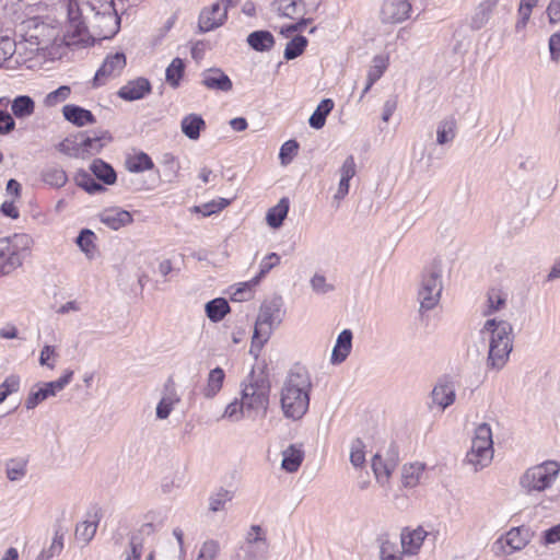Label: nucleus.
Masks as SVG:
<instances>
[{
    "mask_svg": "<svg viewBox=\"0 0 560 560\" xmlns=\"http://www.w3.org/2000/svg\"><path fill=\"white\" fill-rule=\"evenodd\" d=\"M411 4L408 0H384L381 9L383 23L397 24L409 18Z\"/></svg>",
    "mask_w": 560,
    "mask_h": 560,
    "instance_id": "nucleus-12",
    "label": "nucleus"
},
{
    "mask_svg": "<svg viewBox=\"0 0 560 560\" xmlns=\"http://www.w3.org/2000/svg\"><path fill=\"white\" fill-rule=\"evenodd\" d=\"M22 265V257L14 253L9 238H0V275H9Z\"/></svg>",
    "mask_w": 560,
    "mask_h": 560,
    "instance_id": "nucleus-19",
    "label": "nucleus"
},
{
    "mask_svg": "<svg viewBox=\"0 0 560 560\" xmlns=\"http://www.w3.org/2000/svg\"><path fill=\"white\" fill-rule=\"evenodd\" d=\"M314 385L310 371L301 363L292 364L279 388V407L284 419L299 422L308 412Z\"/></svg>",
    "mask_w": 560,
    "mask_h": 560,
    "instance_id": "nucleus-1",
    "label": "nucleus"
},
{
    "mask_svg": "<svg viewBox=\"0 0 560 560\" xmlns=\"http://www.w3.org/2000/svg\"><path fill=\"white\" fill-rule=\"evenodd\" d=\"M269 542L267 533L259 525H253L247 530V560H267Z\"/></svg>",
    "mask_w": 560,
    "mask_h": 560,
    "instance_id": "nucleus-10",
    "label": "nucleus"
},
{
    "mask_svg": "<svg viewBox=\"0 0 560 560\" xmlns=\"http://www.w3.org/2000/svg\"><path fill=\"white\" fill-rule=\"evenodd\" d=\"M457 120L453 116L440 120L436 126V143L445 145L452 143L457 136Z\"/></svg>",
    "mask_w": 560,
    "mask_h": 560,
    "instance_id": "nucleus-27",
    "label": "nucleus"
},
{
    "mask_svg": "<svg viewBox=\"0 0 560 560\" xmlns=\"http://www.w3.org/2000/svg\"><path fill=\"white\" fill-rule=\"evenodd\" d=\"M94 238L95 234L90 230H83L77 238L78 245L88 256L94 255Z\"/></svg>",
    "mask_w": 560,
    "mask_h": 560,
    "instance_id": "nucleus-50",
    "label": "nucleus"
},
{
    "mask_svg": "<svg viewBox=\"0 0 560 560\" xmlns=\"http://www.w3.org/2000/svg\"><path fill=\"white\" fill-rule=\"evenodd\" d=\"M350 463L355 468L363 467L365 464V445L360 439H355L351 442Z\"/></svg>",
    "mask_w": 560,
    "mask_h": 560,
    "instance_id": "nucleus-43",
    "label": "nucleus"
},
{
    "mask_svg": "<svg viewBox=\"0 0 560 560\" xmlns=\"http://www.w3.org/2000/svg\"><path fill=\"white\" fill-rule=\"evenodd\" d=\"M205 310L208 318L213 323L221 322L231 311L228 301L223 298L211 300L206 304Z\"/></svg>",
    "mask_w": 560,
    "mask_h": 560,
    "instance_id": "nucleus-32",
    "label": "nucleus"
},
{
    "mask_svg": "<svg viewBox=\"0 0 560 560\" xmlns=\"http://www.w3.org/2000/svg\"><path fill=\"white\" fill-rule=\"evenodd\" d=\"M275 37H247V43L259 51L270 49L275 44Z\"/></svg>",
    "mask_w": 560,
    "mask_h": 560,
    "instance_id": "nucleus-58",
    "label": "nucleus"
},
{
    "mask_svg": "<svg viewBox=\"0 0 560 560\" xmlns=\"http://www.w3.org/2000/svg\"><path fill=\"white\" fill-rule=\"evenodd\" d=\"M67 13L68 35H83L88 31L83 10L92 5V0H60Z\"/></svg>",
    "mask_w": 560,
    "mask_h": 560,
    "instance_id": "nucleus-9",
    "label": "nucleus"
},
{
    "mask_svg": "<svg viewBox=\"0 0 560 560\" xmlns=\"http://www.w3.org/2000/svg\"><path fill=\"white\" fill-rule=\"evenodd\" d=\"M310 285L312 288V291L318 295H325L335 290V285L331 282H329L323 273L319 272L313 275V277L310 280Z\"/></svg>",
    "mask_w": 560,
    "mask_h": 560,
    "instance_id": "nucleus-41",
    "label": "nucleus"
},
{
    "mask_svg": "<svg viewBox=\"0 0 560 560\" xmlns=\"http://www.w3.org/2000/svg\"><path fill=\"white\" fill-rule=\"evenodd\" d=\"M150 92L151 84L149 80L144 78H137L121 86L117 92V95L125 101L132 102L143 98Z\"/></svg>",
    "mask_w": 560,
    "mask_h": 560,
    "instance_id": "nucleus-17",
    "label": "nucleus"
},
{
    "mask_svg": "<svg viewBox=\"0 0 560 560\" xmlns=\"http://www.w3.org/2000/svg\"><path fill=\"white\" fill-rule=\"evenodd\" d=\"M92 173L107 185H112L116 180V173L113 167L102 160H94L91 164Z\"/></svg>",
    "mask_w": 560,
    "mask_h": 560,
    "instance_id": "nucleus-37",
    "label": "nucleus"
},
{
    "mask_svg": "<svg viewBox=\"0 0 560 560\" xmlns=\"http://www.w3.org/2000/svg\"><path fill=\"white\" fill-rule=\"evenodd\" d=\"M559 477L560 463L549 459L525 469L520 476L518 486L524 494L537 497L553 490Z\"/></svg>",
    "mask_w": 560,
    "mask_h": 560,
    "instance_id": "nucleus-5",
    "label": "nucleus"
},
{
    "mask_svg": "<svg viewBox=\"0 0 560 560\" xmlns=\"http://www.w3.org/2000/svg\"><path fill=\"white\" fill-rule=\"evenodd\" d=\"M50 393L45 384L37 388L36 390L32 389L25 400L26 409H34L38 404L50 397Z\"/></svg>",
    "mask_w": 560,
    "mask_h": 560,
    "instance_id": "nucleus-51",
    "label": "nucleus"
},
{
    "mask_svg": "<svg viewBox=\"0 0 560 560\" xmlns=\"http://www.w3.org/2000/svg\"><path fill=\"white\" fill-rule=\"evenodd\" d=\"M307 46L306 37H292L284 49V58L292 60L299 57Z\"/></svg>",
    "mask_w": 560,
    "mask_h": 560,
    "instance_id": "nucleus-46",
    "label": "nucleus"
},
{
    "mask_svg": "<svg viewBox=\"0 0 560 560\" xmlns=\"http://www.w3.org/2000/svg\"><path fill=\"white\" fill-rule=\"evenodd\" d=\"M455 387L452 383H439L432 390V399L442 410L455 401Z\"/></svg>",
    "mask_w": 560,
    "mask_h": 560,
    "instance_id": "nucleus-29",
    "label": "nucleus"
},
{
    "mask_svg": "<svg viewBox=\"0 0 560 560\" xmlns=\"http://www.w3.org/2000/svg\"><path fill=\"white\" fill-rule=\"evenodd\" d=\"M101 221L112 230H118L132 222L131 214L121 209H108L101 214Z\"/></svg>",
    "mask_w": 560,
    "mask_h": 560,
    "instance_id": "nucleus-28",
    "label": "nucleus"
},
{
    "mask_svg": "<svg viewBox=\"0 0 560 560\" xmlns=\"http://www.w3.org/2000/svg\"><path fill=\"white\" fill-rule=\"evenodd\" d=\"M35 102L28 95H20L11 101V115L16 119H26L35 113Z\"/></svg>",
    "mask_w": 560,
    "mask_h": 560,
    "instance_id": "nucleus-30",
    "label": "nucleus"
},
{
    "mask_svg": "<svg viewBox=\"0 0 560 560\" xmlns=\"http://www.w3.org/2000/svg\"><path fill=\"white\" fill-rule=\"evenodd\" d=\"M62 114L68 121L78 127H83L95 122V117L90 110L77 105L63 106Z\"/></svg>",
    "mask_w": 560,
    "mask_h": 560,
    "instance_id": "nucleus-25",
    "label": "nucleus"
},
{
    "mask_svg": "<svg viewBox=\"0 0 560 560\" xmlns=\"http://www.w3.org/2000/svg\"><path fill=\"white\" fill-rule=\"evenodd\" d=\"M480 337L489 345L487 365L501 370L513 350V328L508 320L489 318L480 329Z\"/></svg>",
    "mask_w": 560,
    "mask_h": 560,
    "instance_id": "nucleus-3",
    "label": "nucleus"
},
{
    "mask_svg": "<svg viewBox=\"0 0 560 560\" xmlns=\"http://www.w3.org/2000/svg\"><path fill=\"white\" fill-rule=\"evenodd\" d=\"M425 465L422 463H412L402 467V483L405 487L413 488L422 479Z\"/></svg>",
    "mask_w": 560,
    "mask_h": 560,
    "instance_id": "nucleus-33",
    "label": "nucleus"
},
{
    "mask_svg": "<svg viewBox=\"0 0 560 560\" xmlns=\"http://www.w3.org/2000/svg\"><path fill=\"white\" fill-rule=\"evenodd\" d=\"M223 381L224 372L222 369L215 368L211 370L208 376L207 386L205 387V396L209 398L215 396L220 392Z\"/></svg>",
    "mask_w": 560,
    "mask_h": 560,
    "instance_id": "nucleus-38",
    "label": "nucleus"
},
{
    "mask_svg": "<svg viewBox=\"0 0 560 560\" xmlns=\"http://www.w3.org/2000/svg\"><path fill=\"white\" fill-rule=\"evenodd\" d=\"M229 205V200L221 199L219 203L212 201L209 203H205L201 207H196V210L198 212H201L203 217L210 215L212 213H215L226 207Z\"/></svg>",
    "mask_w": 560,
    "mask_h": 560,
    "instance_id": "nucleus-63",
    "label": "nucleus"
},
{
    "mask_svg": "<svg viewBox=\"0 0 560 560\" xmlns=\"http://www.w3.org/2000/svg\"><path fill=\"white\" fill-rule=\"evenodd\" d=\"M247 376V418L262 419L270 405L271 376L265 359H255Z\"/></svg>",
    "mask_w": 560,
    "mask_h": 560,
    "instance_id": "nucleus-4",
    "label": "nucleus"
},
{
    "mask_svg": "<svg viewBox=\"0 0 560 560\" xmlns=\"http://www.w3.org/2000/svg\"><path fill=\"white\" fill-rule=\"evenodd\" d=\"M72 376L73 371L68 370L59 380L45 383V386L48 388L50 395L55 396L71 382Z\"/></svg>",
    "mask_w": 560,
    "mask_h": 560,
    "instance_id": "nucleus-54",
    "label": "nucleus"
},
{
    "mask_svg": "<svg viewBox=\"0 0 560 560\" xmlns=\"http://www.w3.org/2000/svg\"><path fill=\"white\" fill-rule=\"evenodd\" d=\"M184 62L180 58H175L166 69V81L174 88L178 86L184 74Z\"/></svg>",
    "mask_w": 560,
    "mask_h": 560,
    "instance_id": "nucleus-45",
    "label": "nucleus"
},
{
    "mask_svg": "<svg viewBox=\"0 0 560 560\" xmlns=\"http://www.w3.org/2000/svg\"><path fill=\"white\" fill-rule=\"evenodd\" d=\"M126 66V57L122 52L108 56L102 67L95 73L93 86H100L112 75L118 74Z\"/></svg>",
    "mask_w": 560,
    "mask_h": 560,
    "instance_id": "nucleus-14",
    "label": "nucleus"
},
{
    "mask_svg": "<svg viewBox=\"0 0 560 560\" xmlns=\"http://www.w3.org/2000/svg\"><path fill=\"white\" fill-rule=\"evenodd\" d=\"M15 128L13 116L4 110H0V135H8Z\"/></svg>",
    "mask_w": 560,
    "mask_h": 560,
    "instance_id": "nucleus-61",
    "label": "nucleus"
},
{
    "mask_svg": "<svg viewBox=\"0 0 560 560\" xmlns=\"http://www.w3.org/2000/svg\"><path fill=\"white\" fill-rule=\"evenodd\" d=\"M541 542L545 546L560 542V523L542 533Z\"/></svg>",
    "mask_w": 560,
    "mask_h": 560,
    "instance_id": "nucleus-60",
    "label": "nucleus"
},
{
    "mask_svg": "<svg viewBox=\"0 0 560 560\" xmlns=\"http://www.w3.org/2000/svg\"><path fill=\"white\" fill-rule=\"evenodd\" d=\"M77 183L80 187H82L85 191L93 194L101 190H104V187L96 183L92 177H90L86 173L79 174L77 176Z\"/></svg>",
    "mask_w": 560,
    "mask_h": 560,
    "instance_id": "nucleus-55",
    "label": "nucleus"
},
{
    "mask_svg": "<svg viewBox=\"0 0 560 560\" xmlns=\"http://www.w3.org/2000/svg\"><path fill=\"white\" fill-rule=\"evenodd\" d=\"M127 168L130 172H143L153 167L151 158L145 153H139L127 160Z\"/></svg>",
    "mask_w": 560,
    "mask_h": 560,
    "instance_id": "nucleus-42",
    "label": "nucleus"
},
{
    "mask_svg": "<svg viewBox=\"0 0 560 560\" xmlns=\"http://www.w3.org/2000/svg\"><path fill=\"white\" fill-rule=\"evenodd\" d=\"M205 127V121L201 116L190 114L182 120V131L189 139L196 140L199 138L201 128Z\"/></svg>",
    "mask_w": 560,
    "mask_h": 560,
    "instance_id": "nucleus-36",
    "label": "nucleus"
},
{
    "mask_svg": "<svg viewBox=\"0 0 560 560\" xmlns=\"http://www.w3.org/2000/svg\"><path fill=\"white\" fill-rule=\"evenodd\" d=\"M353 334L350 329H343L337 337L330 355V363L341 364L346 361L352 350Z\"/></svg>",
    "mask_w": 560,
    "mask_h": 560,
    "instance_id": "nucleus-18",
    "label": "nucleus"
},
{
    "mask_svg": "<svg viewBox=\"0 0 560 560\" xmlns=\"http://www.w3.org/2000/svg\"><path fill=\"white\" fill-rule=\"evenodd\" d=\"M43 178L45 183L54 187H62L68 180L66 172L57 167L47 170Z\"/></svg>",
    "mask_w": 560,
    "mask_h": 560,
    "instance_id": "nucleus-48",
    "label": "nucleus"
},
{
    "mask_svg": "<svg viewBox=\"0 0 560 560\" xmlns=\"http://www.w3.org/2000/svg\"><path fill=\"white\" fill-rule=\"evenodd\" d=\"M16 44L11 37H0V63L10 58L15 51Z\"/></svg>",
    "mask_w": 560,
    "mask_h": 560,
    "instance_id": "nucleus-57",
    "label": "nucleus"
},
{
    "mask_svg": "<svg viewBox=\"0 0 560 560\" xmlns=\"http://www.w3.org/2000/svg\"><path fill=\"white\" fill-rule=\"evenodd\" d=\"M232 499V495L226 490H221L211 498L210 509L213 512L221 510L224 504Z\"/></svg>",
    "mask_w": 560,
    "mask_h": 560,
    "instance_id": "nucleus-59",
    "label": "nucleus"
},
{
    "mask_svg": "<svg viewBox=\"0 0 560 560\" xmlns=\"http://www.w3.org/2000/svg\"><path fill=\"white\" fill-rule=\"evenodd\" d=\"M405 557L398 546L388 539H383L380 544V560H402Z\"/></svg>",
    "mask_w": 560,
    "mask_h": 560,
    "instance_id": "nucleus-40",
    "label": "nucleus"
},
{
    "mask_svg": "<svg viewBox=\"0 0 560 560\" xmlns=\"http://www.w3.org/2000/svg\"><path fill=\"white\" fill-rule=\"evenodd\" d=\"M493 454L491 427L486 422L480 423L475 429L471 446L466 454L465 462L477 472L491 464Z\"/></svg>",
    "mask_w": 560,
    "mask_h": 560,
    "instance_id": "nucleus-6",
    "label": "nucleus"
},
{
    "mask_svg": "<svg viewBox=\"0 0 560 560\" xmlns=\"http://www.w3.org/2000/svg\"><path fill=\"white\" fill-rule=\"evenodd\" d=\"M429 536V532L422 527H405L400 532V550L405 557H413L417 556L427 537Z\"/></svg>",
    "mask_w": 560,
    "mask_h": 560,
    "instance_id": "nucleus-11",
    "label": "nucleus"
},
{
    "mask_svg": "<svg viewBox=\"0 0 560 560\" xmlns=\"http://www.w3.org/2000/svg\"><path fill=\"white\" fill-rule=\"evenodd\" d=\"M275 10L282 16L293 19L294 15L301 12V0H275Z\"/></svg>",
    "mask_w": 560,
    "mask_h": 560,
    "instance_id": "nucleus-39",
    "label": "nucleus"
},
{
    "mask_svg": "<svg viewBox=\"0 0 560 560\" xmlns=\"http://www.w3.org/2000/svg\"><path fill=\"white\" fill-rule=\"evenodd\" d=\"M538 2H539V0H522L521 1L520 8H518V13L521 16V22L523 24H525L528 21L533 8H535Z\"/></svg>",
    "mask_w": 560,
    "mask_h": 560,
    "instance_id": "nucleus-64",
    "label": "nucleus"
},
{
    "mask_svg": "<svg viewBox=\"0 0 560 560\" xmlns=\"http://www.w3.org/2000/svg\"><path fill=\"white\" fill-rule=\"evenodd\" d=\"M281 468L287 472H295L301 467L304 460V448L302 444H290L281 453Z\"/></svg>",
    "mask_w": 560,
    "mask_h": 560,
    "instance_id": "nucleus-22",
    "label": "nucleus"
},
{
    "mask_svg": "<svg viewBox=\"0 0 560 560\" xmlns=\"http://www.w3.org/2000/svg\"><path fill=\"white\" fill-rule=\"evenodd\" d=\"M202 84L209 90L228 92L232 89V82L220 69H209L202 74Z\"/></svg>",
    "mask_w": 560,
    "mask_h": 560,
    "instance_id": "nucleus-23",
    "label": "nucleus"
},
{
    "mask_svg": "<svg viewBox=\"0 0 560 560\" xmlns=\"http://www.w3.org/2000/svg\"><path fill=\"white\" fill-rule=\"evenodd\" d=\"M443 290V269L439 264H432L421 275L418 301L422 311L434 308L441 299Z\"/></svg>",
    "mask_w": 560,
    "mask_h": 560,
    "instance_id": "nucleus-7",
    "label": "nucleus"
},
{
    "mask_svg": "<svg viewBox=\"0 0 560 560\" xmlns=\"http://www.w3.org/2000/svg\"><path fill=\"white\" fill-rule=\"evenodd\" d=\"M11 242L14 253L21 256L22 252L28 250L33 245V240L27 234H14L12 237H8Z\"/></svg>",
    "mask_w": 560,
    "mask_h": 560,
    "instance_id": "nucleus-52",
    "label": "nucleus"
},
{
    "mask_svg": "<svg viewBox=\"0 0 560 560\" xmlns=\"http://www.w3.org/2000/svg\"><path fill=\"white\" fill-rule=\"evenodd\" d=\"M176 401L177 399L172 397L162 398L156 407V416L160 419H166L171 413L173 406Z\"/></svg>",
    "mask_w": 560,
    "mask_h": 560,
    "instance_id": "nucleus-62",
    "label": "nucleus"
},
{
    "mask_svg": "<svg viewBox=\"0 0 560 560\" xmlns=\"http://www.w3.org/2000/svg\"><path fill=\"white\" fill-rule=\"evenodd\" d=\"M225 19V9L220 3H213L200 12L199 30L203 33L214 31L224 23Z\"/></svg>",
    "mask_w": 560,
    "mask_h": 560,
    "instance_id": "nucleus-16",
    "label": "nucleus"
},
{
    "mask_svg": "<svg viewBox=\"0 0 560 560\" xmlns=\"http://www.w3.org/2000/svg\"><path fill=\"white\" fill-rule=\"evenodd\" d=\"M48 27V24L38 16L31 18L22 23V31L24 32L38 31L39 33H46Z\"/></svg>",
    "mask_w": 560,
    "mask_h": 560,
    "instance_id": "nucleus-56",
    "label": "nucleus"
},
{
    "mask_svg": "<svg viewBox=\"0 0 560 560\" xmlns=\"http://www.w3.org/2000/svg\"><path fill=\"white\" fill-rule=\"evenodd\" d=\"M280 261L281 257L277 253H269L264 256L259 261L257 273L252 279L247 280V290L258 285L270 270L280 264Z\"/></svg>",
    "mask_w": 560,
    "mask_h": 560,
    "instance_id": "nucleus-26",
    "label": "nucleus"
},
{
    "mask_svg": "<svg viewBox=\"0 0 560 560\" xmlns=\"http://www.w3.org/2000/svg\"><path fill=\"white\" fill-rule=\"evenodd\" d=\"M389 65V52L376 55L372 59V65L368 70L366 84L362 91L361 98L371 90L386 71Z\"/></svg>",
    "mask_w": 560,
    "mask_h": 560,
    "instance_id": "nucleus-21",
    "label": "nucleus"
},
{
    "mask_svg": "<svg viewBox=\"0 0 560 560\" xmlns=\"http://www.w3.org/2000/svg\"><path fill=\"white\" fill-rule=\"evenodd\" d=\"M97 529V521H84L77 525L75 538L88 544L92 540Z\"/></svg>",
    "mask_w": 560,
    "mask_h": 560,
    "instance_id": "nucleus-44",
    "label": "nucleus"
},
{
    "mask_svg": "<svg viewBox=\"0 0 560 560\" xmlns=\"http://www.w3.org/2000/svg\"><path fill=\"white\" fill-rule=\"evenodd\" d=\"M334 102L330 98L323 100L311 115L308 122L314 129H320L325 126L327 115L332 110Z\"/></svg>",
    "mask_w": 560,
    "mask_h": 560,
    "instance_id": "nucleus-35",
    "label": "nucleus"
},
{
    "mask_svg": "<svg viewBox=\"0 0 560 560\" xmlns=\"http://www.w3.org/2000/svg\"><path fill=\"white\" fill-rule=\"evenodd\" d=\"M530 538L532 533L528 527H513L495 540L494 548L503 555H512L525 548Z\"/></svg>",
    "mask_w": 560,
    "mask_h": 560,
    "instance_id": "nucleus-8",
    "label": "nucleus"
},
{
    "mask_svg": "<svg viewBox=\"0 0 560 560\" xmlns=\"http://www.w3.org/2000/svg\"><path fill=\"white\" fill-rule=\"evenodd\" d=\"M59 151L71 158L83 159V132L66 138L59 143Z\"/></svg>",
    "mask_w": 560,
    "mask_h": 560,
    "instance_id": "nucleus-31",
    "label": "nucleus"
},
{
    "mask_svg": "<svg viewBox=\"0 0 560 560\" xmlns=\"http://www.w3.org/2000/svg\"><path fill=\"white\" fill-rule=\"evenodd\" d=\"M284 315L283 300L280 295L273 294L264 299L254 323L249 350L255 359L259 357L273 331L281 325Z\"/></svg>",
    "mask_w": 560,
    "mask_h": 560,
    "instance_id": "nucleus-2",
    "label": "nucleus"
},
{
    "mask_svg": "<svg viewBox=\"0 0 560 560\" xmlns=\"http://www.w3.org/2000/svg\"><path fill=\"white\" fill-rule=\"evenodd\" d=\"M338 173L340 178L337 190L332 197L334 201L337 203V207L339 206L340 201L343 200L349 194V183L357 174V164L352 155L346 158Z\"/></svg>",
    "mask_w": 560,
    "mask_h": 560,
    "instance_id": "nucleus-13",
    "label": "nucleus"
},
{
    "mask_svg": "<svg viewBox=\"0 0 560 560\" xmlns=\"http://www.w3.org/2000/svg\"><path fill=\"white\" fill-rule=\"evenodd\" d=\"M299 144L295 140L285 141L279 152V158L283 165L290 163L294 155L298 153Z\"/></svg>",
    "mask_w": 560,
    "mask_h": 560,
    "instance_id": "nucleus-53",
    "label": "nucleus"
},
{
    "mask_svg": "<svg viewBox=\"0 0 560 560\" xmlns=\"http://www.w3.org/2000/svg\"><path fill=\"white\" fill-rule=\"evenodd\" d=\"M289 211V200L287 198H282L279 202L269 209L267 213V223L272 229H278L282 225L283 220L285 219Z\"/></svg>",
    "mask_w": 560,
    "mask_h": 560,
    "instance_id": "nucleus-34",
    "label": "nucleus"
},
{
    "mask_svg": "<svg viewBox=\"0 0 560 560\" xmlns=\"http://www.w3.org/2000/svg\"><path fill=\"white\" fill-rule=\"evenodd\" d=\"M397 464L398 458L395 452L388 454L386 458L375 454L372 458V469L376 481L382 486H386Z\"/></svg>",
    "mask_w": 560,
    "mask_h": 560,
    "instance_id": "nucleus-15",
    "label": "nucleus"
},
{
    "mask_svg": "<svg viewBox=\"0 0 560 560\" xmlns=\"http://www.w3.org/2000/svg\"><path fill=\"white\" fill-rule=\"evenodd\" d=\"M112 141V136L107 131L100 135L89 136L83 132V159H88L102 151V149Z\"/></svg>",
    "mask_w": 560,
    "mask_h": 560,
    "instance_id": "nucleus-24",
    "label": "nucleus"
},
{
    "mask_svg": "<svg viewBox=\"0 0 560 560\" xmlns=\"http://www.w3.org/2000/svg\"><path fill=\"white\" fill-rule=\"evenodd\" d=\"M241 400L235 399L231 404L228 405L225 408V411L223 413L224 418H228L230 420H240L243 416V399H245V389H242L240 392Z\"/></svg>",
    "mask_w": 560,
    "mask_h": 560,
    "instance_id": "nucleus-49",
    "label": "nucleus"
},
{
    "mask_svg": "<svg viewBox=\"0 0 560 560\" xmlns=\"http://www.w3.org/2000/svg\"><path fill=\"white\" fill-rule=\"evenodd\" d=\"M509 300L508 291L501 288H491L487 293V299L482 307L483 316H491L506 308Z\"/></svg>",
    "mask_w": 560,
    "mask_h": 560,
    "instance_id": "nucleus-20",
    "label": "nucleus"
},
{
    "mask_svg": "<svg viewBox=\"0 0 560 560\" xmlns=\"http://www.w3.org/2000/svg\"><path fill=\"white\" fill-rule=\"evenodd\" d=\"M71 94V89L68 85H61L57 90L48 93L44 98V105L47 107H54L66 100Z\"/></svg>",
    "mask_w": 560,
    "mask_h": 560,
    "instance_id": "nucleus-47",
    "label": "nucleus"
}]
</instances>
